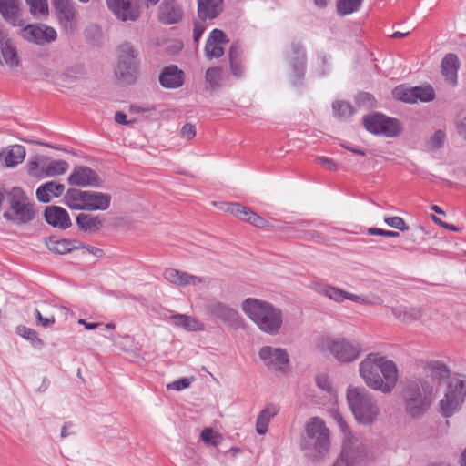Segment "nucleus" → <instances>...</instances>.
Returning <instances> with one entry per match:
<instances>
[{
  "mask_svg": "<svg viewBox=\"0 0 466 466\" xmlns=\"http://www.w3.org/2000/svg\"><path fill=\"white\" fill-rule=\"evenodd\" d=\"M359 374L369 389L383 394H390L399 380L396 363L378 352L368 354L360 362Z\"/></svg>",
  "mask_w": 466,
  "mask_h": 466,
  "instance_id": "nucleus-1",
  "label": "nucleus"
},
{
  "mask_svg": "<svg viewBox=\"0 0 466 466\" xmlns=\"http://www.w3.org/2000/svg\"><path fill=\"white\" fill-rule=\"evenodd\" d=\"M242 311L262 332L276 335L283 324L281 309L266 300L248 298L241 303Z\"/></svg>",
  "mask_w": 466,
  "mask_h": 466,
  "instance_id": "nucleus-2",
  "label": "nucleus"
},
{
  "mask_svg": "<svg viewBox=\"0 0 466 466\" xmlns=\"http://www.w3.org/2000/svg\"><path fill=\"white\" fill-rule=\"evenodd\" d=\"M346 399L359 424L370 426L379 420L381 411L378 400L365 387L350 385L346 391Z\"/></svg>",
  "mask_w": 466,
  "mask_h": 466,
  "instance_id": "nucleus-3",
  "label": "nucleus"
},
{
  "mask_svg": "<svg viewBox=\"0 0 466 466\" xmlns=\"http://www.w3.org/2000/svg\"><path fill=\"white\" fill-rule=\"evenodd\" d=\"M305 439L301 449L309 451L308 456L318 461L324 459L330 451V431L319 417H312L305 423Z\"/></svg>",
  "mask_w": 466,
  "mask_h": 466,
  "instance_id": "nucleus-4",
  "label": "nucleus"
},
{
  "mask_svg": "<svg viewBox=\"0 0 466 466\" xmlns=\"http://www.w3.org/2000/svg\"><path fill=\"white\" fill-rule=\"evenodd\" d=\"M403 408L411 418L421 417L430 408L432 401V388L423 380L409 381L401 391Z\"/></svg>",
  "mask_w": 466,
  "mask_h": 466,
  "instance_id": "nucleus-5",
  "label": "nucleus"
},
{
  "mask_svg": "<svg viewBox=\"0 0 466 466\" xmlns=\"http://www.w3.org/2000/svg\"><path fill=\"white\" fill-rule=\"evenodd\" d=\"M319 351L329 353L340 363H351L362 352L361 344L356 339L339 336H322L317 342Z\"/></svg>",
  "mask_w": 466,
  "mask_h": 466,
  "instance_id": "nucleus-6",
  "label": "nucleus"
},
{
  "mask_svg": "<svg viewBox=\"0 0 466 466\" xmlns=\"http://www.w3.org/2000/svg\"><path fill=\"white\" fill-rule=\"evenodd\" d=\"M334 419L344 434V441L340 456L333 466H356L367 458V447L352 435L346 420L339 413L337 412Z\"/></svg>",
  "mask_w": 466,
  "mask_h": 466,
  "instance_id": "nucleus-7",
  "label": "nucleus"
},
{
  "mask_svg": "<svg viewBox=\"0 0 466 466\" xmlns=\"http://www.w3.org/2000/svg\"><path fill=\"white\" fill-rule=\"evenodd\" d=\"M9 209L5 211L3 217L15 225L31 222L35 216L34 204L21 188L15 187L7 193Z\"/></svg>",
  "mask_w": 466,
  "mask_h": 466,
  "instance_id": "nucleus-8",
  "label": "nucleus"
},
{
  "mask_svg": "<svg viewBox=\"0 0 466 466\" xmlns=\"http://www.w3.org/2000/svg\"><path fill=\"white\" fill-rule=\"evenodd\" d=\"M139 52L129 42L117 46V64L115 69L116 78L125 85L135 83L139 68Z\"/></svg>",
  "mask_w": 466,
  "mask_h": 466,
  "instance_id": "nucleus-9",
  "label": "nucleus"
},
{
  "mask_svg": "<svg viewBox=\"0 0 466 466\" xmlns=\"http://www.w3.org/2000/svg\"><path fill=\"white\" fill-rule=\"evenodd\" d=\"M466 396V376L458 375L450 380L444 397L440 401L441 413L451 417L457 412Z\"/></svg>",
  "mask_w": 466,
  "mask_h": 466,
  "instance_id": "nucleus-10",
  "label": "nucleus"
},
{
  "mask_svg": "<svg viewBox=\"0 0 466 466\" xmlns=\"http://www.w3.org/2000/svg\"><path fill=\"white\" fill-rule=\"evenodd\" d=\"M362 121L365 128L374 135L394 137L401 131V124L398 119L389 117L381 113L367 115Z\"/></svg>",
  "mask_w": 466,
  "mask_h": 466,
  "instance_id": "nucleus-11",
  "label": "nucleus"
},
{
  "mask_svg": "<svg viewBox=\"0 0 466 466\" xmlns=\"http://www.w3.org/2000/svg\"><path fill=\"white\" fill-rule=\"evenodd\" d=\"M21 36L33 44L43 46L56 40V29L46 24H30L21 29Z\"/></svg>",
  "mask_w": 466,
  "mask_h": 466,
  "instance_id": "nucleus-12",
  "label": "nucleus"
},
{
  "mask_svg": "<svg viewBox=\"0 0 466 466\" xmlns=\"http://www.w3.org/2000/svg\"><path fill=\"white\" fill-rule=\"evenodd\" d=\"M258 357L268 369L281 373L287 372L289 358L285 350L264 346L259 350Z\"/></svg>",
  "mask_w": 466,
  "mask_h": 466,
  "instance_id": "nucleus-13",
  "label": "nucleus"
},
{
  "mask_svg": "<svg viewBox=\"0 0 466 466\" xmlns=\"http://www.w3.org/2000/svg\"><path fill=\"white\" fill-rule=\"evenodd\" d=\"M207 310L211 316L219 319L230 327L239 329L243 326V319L239 313L223 302L212 300L208 304Z\"/></svg>",
  "mask_w": 466,
  "mask_h": 466,
  "instance_id": "nucleus-14",
  "label": "nucleus"
},
{
  "mask_svg": "<svg viewBox=\"0 0 466 466\" xmlns=\"http://www.w3.org/2000/svg\"><path fill=\"white\" fill-rule=\"evenodd\" d=\"M68 184L76 187H101L103 186V179L100 176L86 166L75 167L67 178Z\"/></svg>",
  "mask_w": 466,
  "mask_h": 466,
  "instance_id": "nucleus-15",
  "label": "nucleus"
},
{
  "mask_svg": "<svg viewBox=\"0 0 466 466\" xmlns=\"http://www.w3.org/2000/svg\"><path fill=\"white\" fill-rule=\"evenodd\" d=\"M163 277L167 281L178 288H186L188 286L197 287L201 284L208 285L209 283L206 278L198 277L173 268H166Z\"/></svg>",
  "mask_w": 466,
  "mask_h": 466,
  "instance_id": "nucleus-16",
  "label": "nucleus"
},
{
  "mask_svg": "<svg viewBox=\"0 0 466 466\" xmlns=\"http://www.w3.org/2000/svg\"><path fill=\"white\" fill-rule=\"evenodd\" d=\"M108 9L121 21H136L139 9L133 0H106Z\"/></svg>",
  "mask_w": 466,
  "mask_h": 466,
  "instance_id": "nucleus-17",
  "label": "nucleus"
},
{
  "mask_svg": "<svg viewBox=\"0 0 466 466\" xmlns=\"http://www.w3.org/2000/svg\"><path fill=\"white\" fill-rule=\"evenodd\" d=\"M225 33L219 29L211 31L205 46V54L208 59L219 58L224 55L223 44L228 43Z\"/></svg>",
  "mask_w": 466,
  "mask_h": 466,
  "instance_id": "nucleus-18",
  "label": "nucleus"
},
{
  "mask_svg": "<svg viewBox=\"0 0 466 466\" xmlns=\"http://www.w3.org/2000/svg\"><path fill=\"white\" fill-rule=\"evenodd\" d=\"M0 54L6 66L16 67L19 66L16 47L5 31L0 26Z\"/></svg>",
  "mask_w": 466,
  "mask_h": 466,
  "instance_id": "nucleus-19",
  "label": "nucleus"
},
{
  "mask_svg": "<svg viewBox=\"0 0 466 466\" xmlns=\"http://www.w3.org/2000/svg\"><path fill=\"white\" fill-rule=\"evenodd\" d=\"M183 16L181 6L174 0H164L158 10V19L165 25L178 23Z\"/></svg>",
  "mask_w": 466,
  "mask_h": 466,
  "instance_id": "nucleus-20",
  "label": "nucleus"
},
{
  "mask_svg": "<svg viewBox=\"0 0 466 466\" xmlns=\"http://www.w3.org/2000/svg\"><path fill=\"white\" fill-rule=\"evenodd\" d=\"M159 83L165 88H178L184 83V72L175 65L167 66L159 76Z\"/></svg>",
  "mask_w": 466,
  "mask_h": 466,
  "instance_id": "nucleus-21",
  "label": "nucleus"
},
{
  "mask_svg": "<svg viewBox=\"0 0 466 466\" xmlns=\"http://www.w3.org/2000/svg\"><path fill=\"white\" fill-rule=\"evenodd\" d=\"M45 218L49 225L59 228H68L71 219L67 211L58 206L47 207L45 210Z\"/></svg>",
  "mask_w": 466,
  "mask_h": 466,
  "instance_id": "nucleus-22",
  "label": "nucleus"
},
{
  "mask_svg": "<svg viewBox=\"0 0 466 466\" xmlns=\"http://www.w3.org/2000/svg\"><path fill=\"white\" fill-rule=\"evenodd\" d=\"M288 59L296 73V76L301 78L305 71L306 52L300 43L293 42L291 44Z\"/></svg>",
  "mask_w": 466,
  "mask_h": 466,
  "instance_id": "nucleus-23",
  "label": "nucleus"
},
{
  "mask_svg": "<svg viewBox=\"0 0 466 466\" xmlns=\"http://www.w3.org/2000/svg\"><path fill=\"white\" fill-rule=\"evenodd\" d=\"M0 14L6 22L14 26H21L23 25L19 0H5L0 2Z\"/></svg>",
  "mask_w": 466,
  "mask_h": 466,
  "instance_id": "nucleus-24",
  "label": "nucleus"
},
{
  "mask_svg": "<svg viewBox=\"0 0 466 466\" xmlns=\"http://www.w3.org/2000/svg\"><path fill=\"white\" fill-rule=\"evenodd\" d=\"M88 190L69 188L64 195V203L70 209L87 211Z\"/></svg>",
  "mask_w": 466,
  "mask_h": 466,
  "instance_id": "nucleus-25",
  "label": "nucleus"
},
{
  "mask_svg": "<svg viewBox=\"0 0 466 466\" xmlns=\"http://www.w3.org/2000/svg\"><path fill=\"white\" fill-rule=\"evenodd\" d=\"M25 154V148L16 144L4 148L0 152V158L6 167H14L24 161Z\"/></svg>",
  "mask_w": 466,
  "mask_h": 466,
  "instance_id": "nucleus-26",
  "label": "nucleus"
},
{
  "mask_svg": "<svg viewBox=\"0 0 466 466\" xmlns=\"http://www.w3.org/2000/svg\"><path fill=\"white\" fill-rule=\"evenodd\" d=\"M223 9V0H198V15L201 20L216 18Z\"/></svg>",
  "mask_w": 466,
  "mask_h": 466,
  "instance_id": "nucleus-27",
  "label": "nucleus"
},
{
  "mask_svg": "<svg viewBox=\"0 0 466 466\" xmlns=\"http://www.w3.org/2000/svg\"><path fill=\"white\" fill-rule=\"evenodd\" d=\"M65 186L56 181H49L41 185L36 189V198L39 202L48 203L52 198H58L63 195Z\"/></svg>",
  "mask_w": 466,
  "mask_h": 466,
  "instance_id": "nucleus-28",
  "label": "nucleus"
},
{
  "mask_svg": "<svg viewBox=\"0 0 466 466\" xmlns=\"http://www.w3.org/2000/svg\"><path fill=\"white\" fill-rule=\"evenodd\" d=\"M87 211H106L109 208L112 197L108 193L88 190Z\"/></svg>",
  "mask_w": 466,
  "mask_h": 466,
  "instance_id": "nucleus-29",
  "label": "nucleus"
},
{
  "mask_svg": "<svg viewBox=\"0 0 466 466\" xmlns=\"http://www.w3.org/2000/svg\"><path fill=\"white\" fill-rule=\"evenodd\" d=\"M319 292L322 295H324L337 302H342L345 299H350V300H352V301H355L358 303L365 302V299L363 298H361L360 296L350 293V292L342 290L339 288L329 286V285L322 287L319 289Z\"/></svg>",
  "mask_w": 466,
  "mask_h": 466,
  "instance_id": "nucleus-30",
  "label": "nucleus"
},
{
  "mask_svg": "<svg viewBox=\"0 0 466 466\" xmlns=\"http://www.w3.org/2000/svg\"><path fill=\"white\" fill-rule=\"evenodd\" d=\"M459 68V59L454 54H448L441 62V73L447 82L451 86L457 84V72Z\"/></svg>",
  "mask_w": 466,
  "mask_h": 466,
  "instance_id": "nucleus-31",
  "label": "nucleus"
},
{
  "mask_svg": "<svg viewBox=\"0 0 466 466\" xmlns=\"http://www.w3.org/2000/svg\"><path fill=\"white\" fill-rule=\"evenodd\" d=\"M76 221L80 229L90 233L98 231L104 224V220L99 216L88 213L78 214Z\"/></svg>",
  "mask_w": 466,
  "mask_h": 466,
  "instance_id": "nucleus-32",
  "label": "nucleus"
},
{
  "mask_svg": "<svg viewBox=\"0 0 466 466\" xmlns=\"http://www.w3.org/2000/svg\"><path fill=\"white\" fill-rule=\"evenodd\" d=\"M279 411V408L275 404H268L263 409L256 420V431L259 435H264L268 431L270 420L274 418Z\"/></svg>",
  "mask_w": 466,
  "mask_h": 466,
  "instance_id": "nucleus-33",
  "label": "nucleus"
},
{
  "mask_svg": "<svg viewBox=\"0 0 466 466\" xmlns=\"http://www.w3.org/2000/svg\"><path fill=\"white\" fill-rule=\"evenodd\" d=\"M170 319L175 326L188 331H201L204 329V325L201 322L186 314H173L170 316Z\"/></svg>",
  "mask_w": 466,
  "mask_h": 466,
  "instance_id": "nucleus-34",
  "label": "nucleus"
},
{
  "mask_svg": "<svg viewBox=\"0 0 466 466\" xmlns=\"http://www.w3.org/2000/svg\"><path fill=\"white\" fill-rule=\"evenodd\" d=\"M55 9L57 12V18L61 25L66 29L71 26L76 17L73 2L61 5L55 7Z\"/></svg>",
  "mask_w": 466,
  "mask_h": 466,
  "instance_id": "nucleus-35",
  "label": "nucleus"
},
{
  "mask_svg": "<svg viewBox=\"0 0 466 466\" xmlns=\"http://www.w3.org/2000/svg\"><path fill=\"white\" fill-rule=\"evenodd\" d=\"M46 245L48 249L56 254H66L73 249L80 248V242L77 240L67 239L50 238Z\"/></svg>",
  "mask_w": 466,
  "mask_h": 466,
  "instance_id": "nucleus-36",
  "label": "nucleus"
},
{
  "mask_svg": "<svg viewBox=\"0 0 466 466\" xmlns=\"http://www.w3.org/2000/svg\"><path fill=\"white\" fill-rule=\"evenodd\" d=\"M392 314L400 321L404 323H410L420 318L421 310L416 308L397 306L395 308H392Z\"/></svg>",
  "mask_w": 466,
  "mask_h": 466,
  "instance_id": "nucleus-37",
  "label": "nucleus"
},
{
  "mask_svg": "<svg viewBox=\"0 0 466 466\" xmlns=\"http://www.w3.org/2000/svg\"><path fill=\"white\" fill-rule=\"evenodd\" d=\"M69 167L66 161L58 159L51 160L48 157L47 161H45L43 177H51L65 174Z\"/></svg>",
  "mask_w": 466,
  "mask_h": 466,
  "instance_id": "nucleus-38",
  "label": "nucleus"
},
{
  "mask_svg": "<svg viewBox=\"0 0 466 466\" xmlns=\"http://www.w3.org/2000/svg\"><path fill=\"white\" fill-rule=\"evenodd\" d=\"M222 68L220 66H213L208 68L205 74L206 89L214 92L221 86Z\"/></svg>",
  "mask_w": 466,
  "mask_h": 466,
  "instance_id": "nucleus-39",
  "label": "nucleus"
},
{
  "mask_svg": "<svg viewBox=\"0 0 466 466\" xmlns=\"http://www.w3.org/2000/svg\"><path fill=\"white\" fill-rule=\"evenodd\" d=\"M427 373L435 380L441 381L450 375L448 367L439 360H432L427 363Z\"/></svg>",
  "mask_w": 466,
  "mask_h": 466,
  "instance_id": "nucleus-40",
  "label": "nucleus"
},
{
  "mask_svg": "<svg viewBox=\"0 0 466 466\" xmlns=\"http://www.w3.org/2000/svg\"><path fill=\"white\" fill-rule=\"evenodd\" d=\"M48 157L36 155L27 162V172L31 177L42 178L44 174L45 161Z\"/></svg>",
  "mask_w": 466,
  "mask_h": 466,
  "instance_id": "nucleus-41",
  "label": "nucleus"
},
{
  "mask_svg": "<svg viewBox=\"0 0 466 466\" xmlns=\"http://www.w3.org/2000/svg\"><path fill=\"white\" fill-rule=\"evenodd\" d=\"M446 133L444 130H436L426 141L425 149L429 152H436L443 147L446 141Z\"/></svg>",
  "mask_w": 466,
  "mask_h": 466,
  "instance_id": "nucleus-42",
  "label": "nucleus"
},
{
  "mask_svg": "<svg viewBox=\"0 0 466 466\" xmlns=\"http://www.w3.org/2000/svg\"><path fill=\"white\" fill-rule=\"evenodd\" d=\"M363 0H338L337 12L340 16H345L357 12Z\"/></svg>",
  "mask_w": 466,
  "mask_h": 466,
  "instance_id": "nucleus-43",
  "label": "nucleus"
},
{
  "mask_svg": "<svg viewBox=\"0 0 466 466\" xmlns=\"http://www.w3.org/2000/svg\"><path fill=\"white\" fill-rule=\"evenodd\" d=\"M334 115L337 117L347 119L354 112L352 106L345 101H336L332 105Z\"/></svg>",
  "mask_w": 466,
  "mask_h": 466,
  "instance_id": "nucleus-44",
  "label": "nucleus"
},
{
  "mask_svg": "<svg viewBox=\"0 0 466 466\" xmlns=\"http://www.w3.org/2000/svg\"><path fill=\"white\" fill-rule=\"evenodd\" d=\"M393 96L403 102L415 103L414 87L399 86L393 90Z\"/></svg>",
  "mask_w": 466,
  "mask_h": 466,
  "instance_id": "nucleus-45",
  "label": "nucleus"
},
{
  "mask_svg": "<svg viewBox=\"0 0 466 466\" xmlns=\"http://www.w3.org/2000/svg\"><path fill=\"white\" fill-rule=\"evenodd\" d=\"M415 103L417 101L430 102L435 97V93L431 86H414Z\"/></svg>",
  "mask_w": 466,
  "mask_h": 466,
  "instance_id": "nucleus-46",
  "label": "nucleus"
},
{
  "mask_svg": "<svg viewBox=\"0 0 466 466\" xmlns=\"http://www.w3.org/2000/svg\"><path fill=\"white\" fill-rule=\"evenodd\" d=\"M17 333L21 337L30 340L35 347H42L44 345V342L39 339L37 332L30 328L19 326L17 327Z\"/></svg>",
  "mask_w": 466,
  "mask_h": 466,
  "instance_id": "nucleus-47",
  "label": "nucleus"
},
{
  "mask_svg": "<svg viewBox=\"0 0 466 466\" xmlns=\"http://www.w3.org/2000/svg\"><path fill=\"white\" fill-rule=\"evenodd\" d=\"M30 6V11L35 16L46 15L48 13L46 0H25Z\"/></svg>",
  "mask_w": 466,
  "mask_h": 466,
  "instance_id": "nucleus-48",
  "label": "nucleus"
},
{
  "mask_svg": "<svg viewBox=\"0 0 466 466\" xmlns=\"http://www.w3.org/2000/svg\"><path fill=\"white\" fill-rule=\"evenodd\" d=\"M243 220L252 224L257 228H264L268 225V222L265 218L253 212L250 208L248 209L246 216L243 217Z\"/></svg>",
  "mask_w": 466,
  "mask_h": 466,
  "instance_id": "nucleus-49",
  "label": "nucleus"
},
{
  "mask_svg": "<svg viewBox=\"0 0 466 466\" xmlns=\"http://www.w3.org/2000/svg\"><path fill=\"white\" fill-rule=\"evenodd\" d=\"M201 439L204 442L212 445H217L220 441V437L218 432L214 431L211 428H206L201 431Z\"/></svg>",
  "mask_w": 466,
  "mask_h": 466,
  "instance_id": "nucleus-50",
  "label": "nucleus"
},
{
  "mask_svg": "<svg viewBox=\"0 0 466 466\" xmlns=\"http://www.w3.org/2000/svg\"><path fill=\"white\" fill-rule=\"evenodd\" d=\"M384 221L389 227H391L393 228L401 231H406L409 229V226L400 217H385Z\"/></svg>",
  "mask_w": 466,
  "mask_h": 466,
  "instance_id": "nucleus-51",
  "label": "nucleus"
},
{
  "mask_svg": "<svg viewBox=\"0 0 466 466\" xmlns=\"http://www.w3.org/2000/svg\"><path fill=\"white\" fill-rule=\"evenodd\" d=\"M227 212L235 216L236 218L243 219L246 216L248 208L239 203H230L229 206H226Z\"/></svg>",
  "mask_w": 466,
  "mask_h": 466,
  "instance_id": "nucleus-52",
  "label": "nucleus"
},
{
  "mask_svg": "<svg viewBox=\"0 0 466 466\" xmlns=\"http://www.w3.org/2000/svg\"><path fill=\"white\" fill-rule=\"evenodd\" d=\"M34 316L37 319V324L41 325L44 328L49 327L56 322L55 315H49L47 317H44L40 309H35L34 310Z\"/></svg>",
  "mask_w": 466,
  "mask_h": 466,
  "instance_id": "nucleus-53",
  "label": "nucleus"
},
{
  "mask_svg": "<svg viewBox=\"0 0 466 466\" xmlns=\"http://www.w3.org/2000/svg\"><path fill=\"white\" fill-rule=\"evenodd\" d=\"M458 135L466 140V116L459 115L455 120Z\"/></svg>",
  "mask_w": 466,
  "mask_h": 466,
  "instance_id": "nucleus-54",
  "label": "nucleus"
},
{
  "mask_svg": "<svg viewBox=\"0 0 466 466\" xmlns=\"http://www.w3.org/2000/svg\"><path fill=\"white\" fill-rule=\"evenodd\" d=\"M190 386V381L187 378H182L177 380L173 381L170 384H167V389L169 390H181L184 389H187Z\"/></svg>",
  "mask_w": 466,
  "mask_h": 466,
  "instance_id": "nucleus-55",
  "label": "nucleus"
},
{
  "mask_svg": "<svg viewBox=\"0 0 466 466\" xmlns=\"http://www.w3.org/2000/svg\"><path fill=\"white\" fill-rule=\"evenodd\" d=\"M368 233L370 235H379V236L390 237V238H397L400 236V234L396 231H390V230H385V229L377 228H370L368 229Z\"/></svg>",
  "mask_w": 466,
  "mask_h": 466,
  "instance_id": "nucleus-56",
  "label": "nucleus"
},
{
  "mask_svg": "<svg viewBox=\"0 0 466 466\" xmlns=\"http://www.w3.org/2000/svg\"><path fill=\"white\" fill-rule=\"evenodd\" d=\"M181 136L187 139V140H190L192 139L193 137H195L196 136V128H195V126L190 124V123H187L185 124L182 128H181Z\"/></svg>",
  "mask_w": 466,
  "mask_h": 466,
  "instance_id": "nucleus-57",
  "label": "nucleus"
},
{
  "mask_svg": "<svg viewBox=\"0 0 466 466\" xmlns=\"http://www.w3.org/2000/svg\"><path fill=\"white\" fill-rule=\"evenodd\" d=\"M229 63L241 60V49L238 44H233L228 53Z\"/></svg>",
  "mask_w": 466,
  "mask_h": 466,
  "instance_id": "nucleus-58",
  "label": "nucleus"
},
{
  "mask_svg": "<svg viewBox=\"0 0 466 466\" xmlns=\"http://www.w3.org/2000/svg\"><path fill=\"white\" fill-rule=\"evenodd\" d=\"M316 161L330 171L337 170V165L331 158L326 157H319L316 158Z\"/></svg>",
  "mask_w": 466,
  "mask_h": 466,
  "instance_id": "nucleus-59",
  "label": "nucleus"
},
{
  "mask_svg": "<svg viewBox=\"0 0 466 466\" xmlns=\"http://www.w3.org/2000/svg\"><path fill=\"white\" fill-rule=\"evenodd\" d=\"M108 339L114 343V345L119 347L122 350H126L125 347L118 341V339H122L127 342H132V338L129 335H116L111 334Z\"/></svg>",
  "mask_w": 466,
  "mask_h": 466,
  "instance_id": "nucleus-60",
  "label": "nucleus"
},
{
  "mask_svg": "<svg viewBox=\"0 0 466 466\" xmlns=\"http://www.w3.org/2000/svg\"><path fill=\"white\" fill-rule=\"evenodd\" d=\"M204 21L205 20H202L201 22H196L194 25L193 38L195 42H198L203 32L205 31L206 27L204 25Z\"/></svg>",
  "mask_w": 466,
  "mask_h": 466,
  "instance_id": "nucleus-61",
  "label": "nucleus"
},
{
  "mask_svg": "<svg viewBox=\"0 0 466 466\" xmlns=\"http://www.w3.org/2000/svg\"><path fill=\"white\" fill-rule=\"evenodd\" d=\"M229 64H230V70H231L232 75L238 78L241 77L243 76V72H244L243 66L241 65V60L237 61V62H231Z\"/></svg>",
  "mask_w": 466,
  "mask_h": 466,
  "instance_id": "nucleus-62",
  "label": "nucleus"
},
{
  "mask_svg": "<svg viewBox=\"0 0 466 466\" xmlns=\"http://www.w3.org/2000/svg\"><path fill=\"white\" fill-rule=\"evenodd\" d=\"M431 218L436 224L440 225L441 227H442L448 230L455 231V232L459 231V228L456 226L446 223L434 215L431 217Z\"/></svg>",
  "mask_w": 466,
  "mask_h": 466,
  "instance_id": "nucleus-63",
  "label": "nucleus"
},
{
  "mask_svg": "<svg viewBox=\"0 0 466 466\" xmlns=\"http://www.w3.org/2000/svg\"><path fill=\"white\" fill-rule=\"evenodd\" d=\"M317 384L320 389H322L326 391H329L331 389V386H330L329 380L324 376L317 377Z\"/></svg>",
  "mask_w": 466,
  "mask_h": 466,
  "instance_id": "nucleus-64",
  "label": "nucleus"
}]
</instances>
